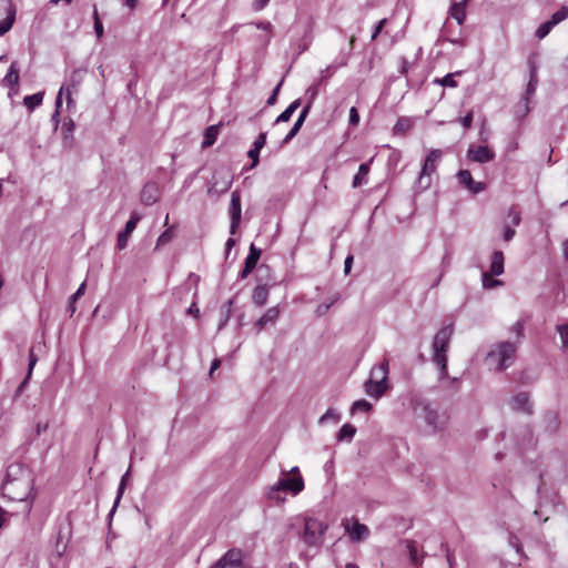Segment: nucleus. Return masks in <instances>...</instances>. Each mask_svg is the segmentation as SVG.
I'll use <instances>...</instances> for the list:
<instances>
[{
  "label": "nucleus",
  "instance_id": "nucleus-1",
  "mask_svg": "<svg viewBox=\"0 0 568 568\" xmlns=\"http://www.w3.org/2000/svg\"><path fill=\"white\" fill-rule=\"evenodd\" d=\"M32 483V477L26 468L11 465L8 467L7 477L2 485L3 495L12 500L28 501L33 490Z\"/></svg>",
  "mask_w": 568,
  "mask_h": 568
},
{
  "label": "nucleus",
  "instance_id": "nucleus-2",
  "mask_svg": "<svg viewBox=\"0 0 568 568\" xmlns=\"http://www.w3.org/2000/svg\"><path fill=\"white\" fill-rule=\"evenodd\" d=\"M516 353L517 343L499 342L487 353L486 362L491 369L503 372L514 364Z\"/></svg>",
  "mask_w": 568,
  "mask_h": 568
},
{
  "label": "nucleus",
  "instance_id": "nucleus-3",
  "mask_svg": "<svg viewBox=\"0 0 568 568\" xmlns=\"http://www.w3.org/2000/svg\"><path fill=\"white\" fill-rule=\"evenodd\" d=\"M304 489V479L297 466L293 467L290 471H282V477L273 485L267 496L270 499L282 501L284 498L280 496L281 491L297 495Z\"/></svg>",
  "mask_w": 568,
  "mask_h": 568
},
{
  "label": "nucleus",
  "instance_id": "nucleus-4",
  "mask_svg": "<svg viewBox=\"0 0 568 568\" xmlns=\"http://www.w3.org/2000/svg\"><path fill=\"white\" fill-rule=\"evenodd\" d=\"M453 332V325H446L436 333L433 339V361L439 367L440 377H445L447 375L446 353L450 344Z\"/></svg>",
  "mask_w": 568,
  "mask_h": 568
},
{
  "label": "nucleus",
  "instance_id": "nucleus-5",
  "mask_svg": "<svg viewBox=\"0 0 568 568\" xmlns=\"http://www.w3.org/2000/svg\"><path fill=\"white\" fill-rule=\"evenodd\" d=\"M388 361L384 359L379 365L371 369L369 378L365 382L364 388L368 396L382 397L388 388Z\"/></svg>",
  "mask_w": 568,
  "mask_h": 568
},
{
  "label": "nucleus",
  "instance_id": "nucleus-6",
  "mask_svg": "<svg viewBox=\"0 0 568 568\" xmlns=\"http://www.w3.org/2000/svg\"><path fill=\"white\" fill-rule=\"evenodd\" d=\"M328 526L317 518H305L303 541L310 547H321Z\"/></svg>",
  "mask_w": 568,
  "mask_h": 568
},
{
  "label": "nucleus",
  "instance_id": "nucleus-7",
  "mask_svg": "<svg viewBox=\"0 0 568 568\" xmlns=\"http://www.w3.org/2000/svg\"><path fill=\"white\" fill-rule=\"evenodd\" d=\"M442 151L438 149L430 150L427 156L425 158L424 164L419 172L416 185L420 191L427 190L430 184V174L434 173L437 169V164L442 159Z\"/></svg>",
  "mask_w": 568,
  "mask_h": 568
},
{
  "label": "nucleus",
  "instance_id": "nucleus-8",
  "mask_svg": "<svg viewBox=\"0 0 568 568\" xmlns=\"http://www.w3.org/2000/svg\"><path fill=\"white\" fill-rule=\"evenodd\" d=\"M87 74V69L78 68L74 69L67 82L61 85V93H65L67 104L70 108L74 105V100L72 99V94H77L79 92V88L83 82V79Z\"/></svg>",
  "mask_w": 568,
  "mask_h": 568
},
{
  "label": "nucleus",
  "instance_id": "nucleus-9",
  "mask_svg": "<svg viewBox=\"0 0 568 568\" xmlns=\"http://www.w3.org/2000/svg\"><path fill=\"white\" fill-rule=\"evenodd\" d=\"M16 8L10 0H0V37L4 36L13 26Z\"/></svg>",
  "mask_w": 568,
  "mask_h": 568
},
{
  "label": "nucleus",
  "instance_id": "nucleus-10",
  "mask_svg": "<svg viewBox=\"0 0 568 568\" xmlns=\"http://www.w3.org/2000/svg\"><path fill=\"white\" fill-rule=\"evenodd\" d=\"M229 214L231 217L230 233L234 235L237 231L242 216L241 195L239 191H233L231 194Z\"/></svg>",
  "mask_w": 568,
  "mask_h": 568
},
{
  "label": "nucleus",
  "instance_id": "nucleus-11",
  "mask_svg": "<svg viewBox=\"0 0 568 568\" xmlns=\"http://www.w3.org/2000/svg\"><path fill=\"white\" fill-rule=\"evenodd\" d=\"M281 315V308L278 306L268 307L264 314L254 323V329L256 333L262 332L267 326H273L277 322Z\"/></svg>",
  "mask_w": 568,
  "mask_h": 568
},
{
  "label": "nucleus",
  "instance_id": "nucleus-12",
  "mask_svg": "<svg viewBox=\"0 0 568 568\" xmlns=\"http://www.w3.org/2000/svg\"><path fill=\"white\" fill-rule=\"evenodd\" d=\"M457 179L471 194H478L486 189L484 182L474 181L471 173L468 170H460L457 173Z\"/></svg>",
  "mask_w": 568,
  "mask_h": 568
},
{
  "label": "nucleus",
  "instance_id": "nucleus-13",
  "mask_svg": "<svg viewBox=\"0 0 568 568\" xmlns=\"http://www.w3.org/2000/svg\"><path fill=\"white\" fill-rule=\"evenodd\" d=\"M467 158L477 163H487L495 159V153L488 146H469Z\"/></svg>",
  "mask_w": 568,
  "mask_h": 568
},
{
  "label": "nucleus",
  "instance_id": "nucleus-14",
  "mask_svg": "<svg viewBox=\"0 0 568 568\" xmlns=\"http://www.w3.org/2000/svg\"><path fill=\"white\" fill-rule=\"evenodd\" d=\"M212 568H245L240 550L227 551Z\"/></svg>",
  "mask_w": 568,
  "mask_h": 568
},
{
  "label": "nucleus",
  "instance_id": "nucleus-15",
  "mask_svg": "<svg viewBox=\"0 0 568 568\" xmlns=\"http://www.w3.org/2000/svg\"><path fill=\"white\" fill-rule=\"evenodd\" d=\"M139 220L140 216L138 214H132L130 220L126 222L124 230L118 234L116 246L119 250H123L126 247L129 237L135 230Z\"/></svg>",
  "mask_w": 568,
  "mask_h": 568
},
{
  "label": "nucleus",
  "instance_id": "nucleus-16",
  "mask_svg": "<svg viewBox=\"0 0 568 568\" xmlns=\"http://www.w3.org/2000/svg\"><path fill=\"white\" fill-rule=\"evenodd\" d=\"M213 179L214 181L209 189V193L214 192L216 194H221L226 192L232 185V178L227 173L224 174L223 172H216L213 175Z\"/></svg>",
  "mask_w": 568,
  "mask_h": 568
},
{
  "label": "nucleus",
  "instance_id": "nucleus-17",
  "mask_svg": "<svg viewBox=\"0 0 568 568\" xmlns=\"http://www.w3.org/2000/svg\"><path fill=\"white\" fill-rule=\"evenodd\" d=\"M344 527L354 542L363 541L369 536L368 527L357 520L354 521L353 526L344 524Z\"/></svg>",
  "mask_w": 568,
  "mask_h": 568
},
{
  "label": "nucleus",
  "instance_id": "nucleus-18",
  "mask_svg": "<svg viewBox=\"0 0 568 568\" xmlns=\"http://www.w3.org/2000/svg\"><path fill=\"white\" fill-rule=\"evenodd\" d=\"M261 254V248H257L254 244H251L248 255L244 262V268L241 272V278H245L255 268Z\"/></svg>",
  "mask_w": 568,
  "mask_h": 568
},
{
  "label": "nucleus",
  "instance_id": "nucleus-19",
  "mask_svg": "<svg viewBox=\"0 0 568 568\" xmlns=\"http://www.w3.org/2000/svg\"><path fill=\"white\" fill-rule=\"evenodd\" d=\"M511 407L516 412H523L526 414L532 413L531 404L527 393H519L515 395L511 399Z\"/></svg>",
  "mask_w": 568,
  "mask_h": 568
},
{
  "label": "nucleus",
  "instance_id": "nucleus-20",
  "mask_svg": "<svg viewBox=\"0 0 568 568\" xmlns=\"http://www.w3.org/2000/svg\"><path fill=\"white\" fill-rule=\"evenodd\" d=\"M266 143V132L258 134L254 141L253 148L247 152V156L252 160L251 168H255L260 162V151Z\"/></svg>",
  "mask_w": 568,
  "mask_h": 568
},
{
  "label": "nucleus",
  "instance_id": "nucleus-21",
  "mask_svg": "<svg viewBox=\"0 0 568 568\" xmlns=\"http://www.w3.org/2000/svg\"><path fill=\"white\" fill-rule=\"evenodd\" d=\"M158 186L155 183H146L141 191V202L152 205L158 201Z\"/></svg>",
  "mask_w": 568,
  "mask_h": 568
},
{
  "label": "nucleus",
  "instance_id": "nucleus-22",
  "mask_svg": "<svg viewBox=\"0 0 568 568\" xmlns=\"http://www.w3.org/2000/svg\"><path fill=\"white\" fill-rule=\"evenodd\" d=\"M19 67L18 62L13 61L3 79V84L10 89H13L19 83Z\"/></svg>",
  "mask_w": 568,
  "mask_h": 568
},
{
  "label": "nucleus",
  "instance_id": "nucleus-23",
  "mask_svg": "<svg viewBox=\"0 0 568 568\" xmlns=\"http://www.w3.org/2000/svg\"><path fill=\"white\" fill-rule=\"evenodd\" d=\"M268 295V287L266 285H258L253 291L252 301L256 306L262 307L267 303Z\"/></svg>",
  "mask_w": 568,
  "mask_h": 568
},
{
  "label": "nucleus",
  "instance_id": "nucleus-24",
  "mask_svg": "<svg viewBox=\"0 0 568 568\" xmlns=\"http://www.w3.org/2000/svg\"><path fill=\"white\" fill-rule=\"evenodd\" d=\"M490 273L499 276L504 273V254L501 251H495L490 263Z\"/></svg>",
  "mask_w": 568,
  "mask_h": 568
},
{
  "label": "nucleus",
  "instance_id": "nucleus-25",
  "mask_svg": "<svg viewBox=\"0 0 568 568\" xmlns=\"http://www.w3.org/2000/svg\"><path fill=\"white\" fill-rule=\"evenodd\" d=\"M537 84H538L537 69H536V67H531L529 82L527 84L526 92H525L526 102H528L529 98L535 94Z\"/></svg>",
  "mask_w": 568,
  "mask_h": 568
},
{
  "label": "nucleus",
  "instance_id": "nucleus-26",
  "mask_svg": "<svg viewBox=\"0 0 568 568\" xmlns=\"http://www.w3.org/2000/svg\"><path fill=\"white\" fill-rule=\"evenodd\" d=\"M219 135V126L217 125H210L205 129L204 132V140L202 142V148L206 149L211 145H213L217 139Z\"/></svg>",
  "mask_w": 568,
  "mask_h": 568
},
{
  "label": "nucleus",
  "instance_id": "nucleus-27",
  "mask_svg": "<svg viewBox=\"0 0 568 568\" xmlns=\"http://www.w3.org/2000/svg\"><path fill=\"white\" fill-rule=\"evenodd\" d=\"M301 100H294L275 120V123L287 122L293 113L300 108Z\"/></svg>",
  "mask_w": 568,
  "mask_h": 568
},
{
  "label": "nucleus",
  "instance_id": "nucleus-28",
  "mask_svg": "<svg viewBox=\"0 0 568 568\" xmlns=\"http://www.w3.org/2000/svg\"><path fill=\"white\" fill-rule=\"evenodd\" d=\"M130 471H131V467H129V469L125 471V474L122 476L121 478V481H120V485H119V488H118V493H116V497H115V500H114V505L110 511V516H112L122 498V495L124 493V489H125V486H126V480L130 476Z\"/></svg>",
  "mask_w": 568,
  "mask_h": 568
},
{
  "label": "nucleus",
  "instance_id": "nucleus-29",
  "mask_svg": "<svg viewBox=\"0 0 568 568\" xmlns=\"http://www.w3.org/2000/svg\"><path fill=\"white\" fill-rule=\"evenodd\" d=\"M356 434V428L351 424H344L338 434H337V440L339 442H351L353 437Z\"/></svg>",
  "mask_w": 568,
  "mask_h": 568
},
{
  "label": "nucleus",
  "instance_id": "nucleus-30",
  "mask_svg": "<svg viewBox=\"0 0 568 568\" xmlns=\"http://www.w3.org/2000/svg\"><path fill=\"white\" fill-rule=\"evenodd\" d=\"M43 92H38L31 95H27L23 99V104L29 111H33L37 106L42 103Z\"/></svg>",
  "mask_w": 568,
  "mask_h": 568
},
{
  "label": "nucleus",
  "instance_id": "nucleus-31",
  "mask_svg": "<svg viewBox=\"0 0 568 568\" xmlns=\"http://www.w3.org/2000/svg\"><path fill=\"white\" fill-rule=\"evenodd\" d=\"M369 172V164L368 163H362L358 168L357 174L353 179V187L361 186L365 181V176Z\"/></svg>",
  "mask_w": 568,
  "mask_h": 568
},
{
  "label": "nucleus",
  "instance_id": "nucleus-32",
  "mask_svg": "<svg viewBox=\"0 0 568 568\" xmlns=\"http://www.w3.org/2000/svg\"><path fill=\"white\" fill-rule=\"evenodd\" d=\"M493 276L494 275L490 272L489 273L488 272H484L481 274V284H483L484 288H488L489 290V288H494V287L499 286V285L503 284L501 281L496 280Z\"/></svg>",
  "mask_w": 568,
  "mask_h": 568
},
{
  "label": "nucleus",
  "instance_id": "nucleus-33",
  "mask_svg": "<svg viewBox=\"0 0 568 568\" xmlns=\"http://www.w3.org/2000/svg\"><path fill=\"white\" fill-rule=\"evenodd\" d=\"M568 18V7L562 6L558 11H556L551 19L549 20L554 26L558 24L559 22L566 20Z\"/></svg>",
  "mask_w": 568,
  "mask_h": 568
},
{
  "label": "nucleus",
  "instance_id": "nucleus-34",
  "mask_svg": "<svg viewBox=\"0 0 568 568\" xmlns=\"http://www.w3.org/2000/svg\"><path fill=\"white\" fill-rule=\"evenodd\" d=\"M341 419V415L335 409H327L326 413L320 418V424H325L327 422L338 423Z\"/></svg>",
  "mask_w": 568,
  "mask_h": 568
},
{
  "label": "nucleus",
  "instance_id": "nucleus-35",
  "mask_svg": "<svg viewBox=\"0 0 568 568\" xmlns=\"http://www.w3.org/2000/svg\"><path fill=\"white\" fill-rule=\"evenodd\" d=\"M452 16L458 22V24H462L465 19L464 4L455 3L452 8Z\"/></svg>",
  "mask_w": 568,
  "mask_h": 568
},
{
  "label": "nucleus",
  "instance_id": "nucleus-36",
  "mask_svg": "<svg viewBox=\"0 0 568 568\" xmlns=\"http://www.w3.org/2000/svg\"><path fill=\"white\" fill-rule=\"evenodd\" d=\"M369 410H372V404L368 403L367 400L365 399H359V400H356L353 406H352V413H356V412H364V413H368Z\"/></svg>",
  "mask_w": 568,
  "mask_h": 568
},
{
  "label": "nucleus",
  "instance_id": "nucleus-37",
  "mask_svg": "<svg viewBox=\"0 0 568 568\" xmlns=\"http://www.w3.org/2000/svg\"><path fill=\"white\" fill-rule=\"evenodd\" d=\"M554 27L555 26L550 21H546V22L541 23L536 31V37L538 39H544L545 37H547L549 34V32L551 31V29Z\"/></svg>",
  "mask_w": 568,
  "mask_h": 568
},
{
  "label": "nucleus",
  "instance_id": "nucleus-38",
  "mask_svg": "<svg viewBox=\"0 0 568 568\" xmlns=\"http://www.w3.org/2000/svg\"><path fill=\"white\" fill-rule=\"evenodd\" d=\"M93 19H94V31H95L97 37L100 39L103 37L104 30H103V24L100 20L97 7H94V10H93Z\"/></svg>",
  "mask_w": 568,
  "mask_h": 568
},
{
  "label": "nucleus",
  "instance_id": "nucleus-39",
  "mask_svg": "<svg viewBox=\"0 0 568 568\" xmlns=\"http://www.w3.org/2000/svg\"><path fill=\"white\" fill-rule=\"evenodd\" d=\"M558 334L560 335L562 348L568 346V324H560L556 326Z\"/></svg>",
  "mask_w": 568,
  "mask_h": 568
},
{
  "label": "nucleus",
  "instance_id": "nucleus-40",
  "mask_svg": "<svg viewBox=\"0 0 568 568\" xmlns=\"http://www.w3.org/2000/svg\"><path fill=\"white\" fill-rule=\"evenodd\" d=\"M406 548L408 550V555H409L412 564L418 565L419 559H418V555H417L416 544L414 541H407Z\"/></svg>",
  "mask_w": 568,
  "mask_h": 568
},
{
  "label": "nucleus",
  "instance_id": "nucleus-41",
  "mask_svg": "<svg viewBox=\"0 0 568 568\" xmlns=\"http://www.w3.org/2000/svg\"><path fill=\"white\" fill-rule=\"evenodd\" d=\"M455 74L456 73H449L442 79H436L435 82L440 84L442 87L455 88L457 87V82L454 80Z\"/></svg>",
  "mask_w": 568,
  "mask_h": 568
},
{
  "label": "nucleus",
  "instance_id": "nucleus-42",
  "mask_svg": "<svg viewBox=\"0 0 568 568\" xmlns=\"http://www.w3.org/2000/svg\"><path fill=\"white\" fill-rule=\"evenodd\" d=\"M425 412H426L425 419H426L427 424L433 426L434 428H436L437 419H438L437 412H435L428 407H425Z\"/></svg>",
  "mask_w": 568,
  "mask_h": 568
},
{
  "label": "nucleus",
  "instance_id": "nucleus-43",
  "mask_svg": "<svg viewBox=\"0 0 568 568\" xmlns=\"http://www.w3.org/2000/svg\"><path fill=\"white\" fill-rule=\"evenodd\" d=\"M173 239V232L172 230L168 229L165 230L158 239L156 241V247L165 245L170 243Z\"/></svg>",
  "mask_w": 568,
  "mask_h": 568
},
{
  "label": "nucleus",
  "instance_id": "nucleus-44",
  "mask_svg": "<svg viewBox=\"0 0 568 568\" xmlns=\"http://www.w3.org/2000/svg\"><path fill=\"white\" fill-rule=\"evenodd\" d=\"M303 123H301L300 121H295L294 125L292 126V129L290 130V132L286 134V136L283 139V144H286L288 143L297 133L298 131L301 130Z\"/></svg>",
  "mask_w": 568,
  "mask_h": 568
},
{
  "label": "nucleus",
  "instance_id": "nucleus-45",
  "mask_svg": "<svg viewBox=\"0 0 568 568\" xmlns=\"http://www.w3.org/2000/svg\"><path fill=\"white\" fill-rule=\"evenodd\" d=\"M409 128H410V122L408 119H399L394 126V132L403 133V132H406Z\"/></svg>",
  "mask_w": 568,
  "mask_h": 568
},
{
  "label": "nucleus",
  "instance_id": "nucleus-46",
  "mask_svg": "<svg viewBox=\"0 0 568 568\" xmlns=\"http://www.w3.org/2000/svg\"><path fill=\"white\" fill-rule=\"evenodd\" d=\"M283 81H284V79H282V80L280 81V83L274 88V90H273L272 94L268 97V99H267V101H266V104H267V105H273V104H275V103H276V101H277V95H278V92H280L281 87H282V84H283Z\"/></svg>",
  "mask_w": 568,
  "mask_h": 568
},
{
  "label": "nucleus",
  "instance_id": "nucleus-47",
  "mask_svg": "<svg viewBox=\"0 0 568 568\" xmlns=\"http://www.w3.org/2000/svg\"><path fill=\"white\" fill-rule=\"evenodd\" d=\"M359 122V114L355 106H352L349 110V125L356 126Z\"/></svg>",
  "mask_w": 568,
  "mask_h": 568
},
{
  "label": "nucleus",
  "instance_id": "nucleus-48",
  "mask_svg": "<svg viewBox=\"0 0 568 568\" xmlns=\"http://www.w3.org/2000/svg\"><path fill=\"white\" fill-rule=\"evenodd\" d=\"M516 234V231L514 227L509 226V225H505L504 227V233H503V239L506 241V242H509L514 239Z\"/></svg>",
  "mask_w": 568,
  "mask_h": 568
},
{
  "label": "nucleus",
  "instance_id": "nucleus-49",
  "mask_svg": "<svg viewBox=\"0 0 568 568\" xmlns=\"http://www.w3.org/2000/svg\"><path fill=\"white\" fill-rule=\"evenodd\" d=\"M511 332L515 333L518 338H521L524 336V323L521 321L516 322L511 326Z\"/></svg>",
  "mask_w": 568,
  "mask_h": 568
},
{
  "label": "nucleus",
  "instance_id": "nucleus-50",
  "mask_svg": "<svg viewBox=\"0 0 568 568\" xmlns=\"http://www.w3.org/2000/svg\"><path fill=\"white\" fill-rule=\"evenodd\" d=\"M459 122L465 129H469L473 123V111H469L465 116L460 118Z\"/></svg>",
  "mask_w": 568,
  "mask_h": 568
},
{
  "label": "nucleus",
  "instance_id": "nucleus-51",
  "mask_svg": "<svg viewBox=\"0 0 568 568\" xmlns=\"http://www.w3.org/2000/svg\"><path fill=\"white\" fill-rule=\"evenodd\" d=\"M336 301H337V298L333 300V301H332L331 303H328V304H325V303H324V304L318 305V306H317V308H316V314H317L318 316H323V315H325V314H326V312L331 308V306H332Z\"/></svg>",
  "mask_w": 568,
  "mask_h": 568
},
{
  "label": "nucleus",
  "instance_id": "nucleus-52",
  "mask_svg": "<svg viewBox=\"0 0 568 568\" xmlns=\"http://www.w3.org/2000/svg\"><path fill=\"white\" fill-rule=\"evenodd\" d=\"M311 102H307L306 105L303 108V110L301 111L298 118H297V121H300L301 123H304L305 119L307 118V114L311 110Z\"/></svg>",
  "mask_w": 568,
  "mask_h": 568
},
{
  "label": "nucleus",
  "instance_id": "nucleus-53",
  "mask_svg": "<svg viewBox=\"0 0 568 568\" xmlns=\"http://www.w3.org/2000/svg\"><path fill=\"white\" fill-rule=\"evenodd\" d=\"M268 1L270 0H254L252 7L255 11H261L267 6Z\"/></svg>",
  "mask_w": 568,
  "mask_h": 568
},
{
  "label": "nucleus",
  "instance_id": "nucleus-54",
  "mask_svg": "<svg viewBox=\"0 0 568 568\" xmlns=\"http://www.w3.org/2000/svg\"><path fill=\"white\" fill-rule=\"evenodd\" d=\"M84 290H85V283H82L79 286V288L75 291V293L70 296V300L72 302H77V300L84 294Z\"/></svg>",
  "mask_w": 568,
  "mask_h": 568
},
{
  "label": "nucleus",
  "instance_id": "nucleus-55",
  "mask_svg": "<svg viewBox=\"0 0 568 568\" xmlns=\"http://www.w3.org/2000/svg\"><path fill=\"white\" fill-rule=\"evenodd\" d=\"M386 23V19H382L376 26H375V29H374V32L372 34V40H375L377 38V36L379 34V32L382 31L383 27L385 26Z\"/></svg>",
  "mask_w": 568,
  "mask_h": 568
},
{
  "label": "nucleus",
  "instance_id": "nucleus-56",
  "mask_svg": "<svg viewBox=\"0 0 568 568\" xmlns=\"http://www.w3.org/2000/svg\"><path fill=\"white\" fill-rule=\"evenodd\" d=\"M354 257L353 255H348L345 258L344 262V273L347 275L351 272L352 265H353Z\"/></svg>",
  "mask_w": 568,
  "mask_h": 568
},
{
  "label": "nucleus",
  "instance_id": "nucleus-57",
  "mask_svg": "<svg viewBox=\"0 0 568 568\" xmlns=\"http://www.w3.org/2000/svg\"><path fill=\"white\" fill-rule=\"evenodd\" d=\"M306 94L310 95V99L307 102H311V104L313 103L314 99L316 98L317 95V90L316 88H308L306 90Z\"/></svg>",
  "mask_w": 568,
  "mask_h": 568
},
{
  "label": "nucleus",
  "instance_id": "nucleus-58",
  "mask_svg": "<svg viewBox=\"0 0 568 568\" xmlns=\"http://www.w3.org/2000/svg\"><path fill=\"white\" fill-rule=\"evenodd\" d=\"M227 304H229V307H227V310H226V312H225V318H224V321L219 325V329H221V328L225 325V323L229 321V318H230V316H231V305H232V301L230 300Z\"/></svg>",
  "mask_w": 568,
  "mask_h": 568
},
{
  "label": "nucleus",
  "instance_id": "nucleus-59",
  "mask_svg": "<svg viewBox=\"0 0 568 568\" xmlns=\"http://www.w3.org/2000/svg\"><path fill=\"white\" fill-rule=\"evenodd\" d=\"M256 27L258 29L264 30V31H271L272 30V24L268 21L258 22V23H256Z\"/></svg>",
  "mask_w": 568,
  "mask_h": 568
},
{
  "label": "nucleus",
  "instance_id": "nucleus-60",
  "mask_svg": "<svg viewBox=\"0 0 568 568\" xmlns=\"http://www.w3.org/2000/svg\"><path fill=\"white\" fill-rule=\"evenodd\" d=\"M36 362H37V358L34 357L33 353H30L28 376L31 374V371L33 369V366L36 365Z\"/></svg>",
  "mask_w": 568,
  "mask_h": 568
},
{
  "label": "nucleus",
  "instance_id": "nucleus-61",
  "mask_svg": "<svg viewBox=\"0 0 568 568\" xmlns=\"http://www.w3.org/2000/svg\"><path fill=\"white\" fill-rule=\"evenodd\" d=\"M64 93H61V89L59 90V93L57 95V99H55V110L59 111V109L61 108V104H62V95Z\"/></svg>",
  "mask_w": 568,
  "mask_h": 568
},
{
  "label": "nucleus",
  "instance_id": "nucleus-62",
  "mask_svg": "<svg viewBox=\"0 0 568 568\" xmlns=\"http://www.w3.org/2000/svg\"><path fill=\"white\" fill-rule=\"evenodd\" d=\"M220 365H221V361L214 359L211 365L210 375H212L213 372L220 367Z\"/></svg>",
  "mask_w": 568,
  "mask_h": 568
},
{
  "label": "nucleus",
  "instance_id": "nucleus-63",
  "mask_svg": "<svg viewBox=\"0 0 568 568\" xmlns=\"http://www.w3.org/2000/svg\"><path fill=\"white\" fill-rule=\"evenodd\" d=\"M235 245V240L230 237L226 243H225V246H226V253H229V251Z\"/></svg>",
  "mask_w": 568,
  "mask_h": 568
},
{
  "label": "nucleus",
  "instance_id": "nucleus-64",
  "mask_svg": "<svg viewBox=\"0 0 568 568\" xmlns=\"http://www.w3.org/2000/svg\"><path fill=\"white\" fill-rule=\"evenodd\" d=\"M48 429V424H38L37 425V433L38 435H40L42 432H45Z\"/></svg>",
  "mask_w": 568,
  "mask_h": 568
}]
</instances>
